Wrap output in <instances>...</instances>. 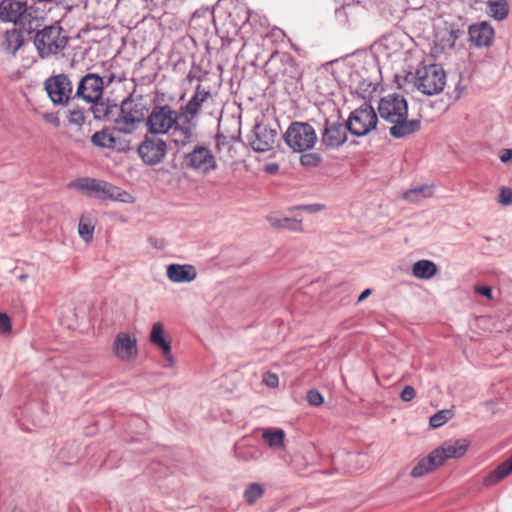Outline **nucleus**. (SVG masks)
Returning a JSON list of instances; mask_svg holds the SVG:
<instances>
[{
    "label": "nucleus",
    "instance_id": "nucleus-55",
    "mask_svg": "<svg viewBox=\"0 0 512 512\" xmlns=\"http://www.w3.org/2000/svg\"><path fill=\"white\" fill-rule=\"evenodd\" d=\"M268 172L270 173H274L278 170V165L277 164H270L267 166V169H266Z\"/></svg>",
    "mask_w": 512,
    "mask_h": 512
},
{
    "label": "nucleus",
    "instance_id": "nucleus-56",
    "mask_svg": "<svg viewBox=\"0 0 512 512\" xmlns=\"http://www.w3.org/2000/svg\"><path fill=\"white\" fill-rule=\"evenodd\" d=\"M202 13H203V15L207 16L208 19L213 18V12L208 9L203 10Z\"/></svg>",
    "mask_w": 512,
    "mask_h": 512
},
{
    "label": "nucleus",
    "instance_id": "nucleus-30",
    "mask_svg": "<svg viewBox=\"0 0 512 512\" xmlns=\"http://www.w3.org/2000/svg\"><path fill=\"white\" fill-rule=\"evenodd\" d=\"M486 12L493 19L502 21L509 13L508 3L506 0H488Z\"/></svg>",
    "mask_w": 512,
    "mask_h": 512
},
{
    "label": "nucleus",
    "instance_id": "nucleus-20",
    "mask_svg": "<svg viewBox=\"0 0 512 512\" xmlns=\"http://www.w3.org/2000/svg\"><path fill=\"white\" fill-rule=\"evenodd\" d=\"M113 349L115 355L123 361L135 359L137 356V340L128 333H119L115 338Z\"/></svg>",
    "mask_w": 512,
    "mask_h": 512
},
{
    "label": "nucleus",
    "instance_id": "nucleus-25",
    "mask_svg": "<svg viewBox=\"0 0 512 512\" xmlns=\"http://www.w3.org/2000/svg\"><path fill=\"white\" fill-rule=\"evenodd\" d=\"M24 44V38L20 30H7L3 35L2 49L13 56Z\"/></svg>",
    "mask_w": 512,
    "mask_h": 512
},
{
    "label": "nucleus",
    "instance_id": "nucleus-47",
    "mask_svg": "<svg viewBox=\"0 0 512 512\" xmlns=\"http://www.w3.org/2000/svg\"><path fill=\"white\" fill-rule=\"evenodd\" d=\"M296 209L303 210L309 213H317L325 209V205L315 203L297 206Z\"/></svg>",
    "mask_w": 512,
    "mask_h": 512
},
{
    "label": "nucleus",
    "instance_id": "nucleus-10",
    "mask_svg": "<svg viewBox=\"0 0 512 512\" xmlns=\"http://www.w3.org/2000/svg\"><path fill=\"white\" fill-rule=\"evenodd\" d=\"M69 187L76 188L81 191H87L89 196L97 197L100 199H111L123 201L122 192L118 187L103 180H96L92 178L80 179L72 181Z\"/></svg>",
    "mask_w": 512,
    "mask_h": 512
},
{
    "label": "nucleus",
    "instance_id": "nucleus-57",
    "mask_svg": "<svg viewBox=\"0 0 512 512\" xmlns=\"http://www.w3.org/2000/svg\"><path fill=\"white\" fill-rule=\"evenodd\" d=\"M18 279L21 281V282H25L27 279H28V275L27 274H21Z\"/></svg>",
    "mask_w": 512,
    "mask_h": 512
},
{
    "label": "nucleus",
    "instance_id": "nucleus-2",
    "mask_svg": "<svg viewBox=\"0 0 512 512\" xmlns=\"http://www.w3.org/2000/svg\"><path fill=\"white\" fill-rule=\"evenodd\" d=\"M264 72L271 84L293 86L302 78V70L289 53L274 52L264 65Z\"/></svg>",
    "mask_w": 512,
    "mask_h": 512
},
{
    "label": "nucleus",
    "instance_id": "nucleus-32",
    "mask_svg": "<svg viewBox=\"0 0 512 512\" xmlns=\"http://www.w3.org/2000/svg\"><path fill=\"white\" fill-rule=\"evenodd\" d=\"M16 24H19L21 28L31 34L37 33V31H40V26L42 25L41 19L37 16H34L33 13L29 10H27L21 18H19L18 22Z\"/></svg>",
    "mask_w": 512,
    "mask_h": 512
},
{
    "label": "nucleus",
    "instance_id": "nucleus-17",
    "mask_svg": "<svg viewBox=\"0 0 512 512\" xmlns=\"http://www.w3.org/2000/svg\"><path fill=\"white\" fill-rule=\"evenodd\" d=\"M469 442L466 439H456L445 441L441 446L434 449L438 463L443 465L448 459H457L462 457L468 450Z\"/></svg>",
    "mask_w": 512,
    "mask_h": 512
},
{
    "label": "nucleus",
    "instance_id": "nucleus-29",
    "mask_svg": "<svg viewBox=\"0 0 512 512\" xmlns=\"http://www.w3.org/2000/svg\"><path fill=\"white\" fill-rule=\"evenodd\" d=\"M437 271V265L431 260H419L412 267V273L418 279H430Z\"/></svg>",
    "mask_w": 512,
    "mask_h": 512
},
{
    "label": "nucleus",
    "instance_id": "nucleus-37",
    "mask_svg": "<svg viewBox=\"0 0 512 512\" xmlns=\"http://www.w3.org/2000/svg\"><path fill=\"white\" fill-rule=\"evenodd\" d=\"M264 494L263 487L258 483L250 484L244 491V499L248 504H254Z\"/></svg>",
    "mask_w": 512,
    "mask_h": 512
},
{
    "label": "nucleus",
    "instance_id": "nucleus-26",
    "mask_svg": "<svg viewBox=\"0 0 512 512\" xmlns=\"http://www.w3.org/2000/svg\"><path fill=\"white\" fill-rule=\"evenodd\" d=\"M440 466V463H438L437 458L434 456V452L432 451L429 455L418 461V463L411 470L410 475L413 478H420L434 471Z\"/></svg>",
    "mask_w": 512,
    "mask_h": 512
},
{
    "label": "nucleus",
    "instance_id": "nucleus-40",
    "mask_svg": "<svg viewBox=\"0 0 512 512\" xmlns=\"http://www.w3.org/2000/svg\"><path fill=\"white\" fill-rule=\"evenodd\" d=\"M208 75V72L203 70L200 65L193 63L188 74H187V81L189 83H192L193 81L202 82L206 79V76Z\"/></svg>",
    "mask_w": 512,
    "mask_h": 512
},
{
    "label": "nucleus",
    "instance_id": "nucleus-59",
    "mask_svg": "<svg viewBox=\"0 0 512 512\" xmlns=\"http://www.w3.org/2000/svg\"><path fill=\"white\" fill-rule=\"evenodd\" d=\"M12 512H22V511H21L20 509H18V508H14V509L12 510Z\"/></svg>",
    "mask_w": 512,
    "mask_h": 512
},
{
    "label": "nucleus",
    "instance_id": "nucleus-24",
    "mask_svg": "<svg viewBox=\"0 0 512 512\" xmlns=\"http://www.w3.org/2000/svg\"><path fill=\"white\" fill-rule=\"evenodd\" d=\"M91 111L96 120L113 121L118 111V105L111 103L109 100L103 101L98 100L96 102H90Z\"/></svg>",
    "mask_w": 512,
    "mask_h": 512
},
{
    "label": "nucleus",
    "instance_id": "nucleus-49",
    "mask_svg": "<svg viewBox=\"0 0 512 512\" xmlns=\"http://www.w3.org/2000/svg\"><path fill=\"white\" fill-rule=\"evenodd\" d=\"M500 160L507 163L512 160V149H502L500 152Z\"/></svg>",
    "mask_w": 512,
    "mask_h": 512
},
{
    "label": "nucleus",
    "instance_id": "nucleus-54",
    "mask_svg": "<svg viewBox=\"0 0 512 512\" xmlns=\"http://www.w3.org/2000/svg\"><path fill=\"white\" fill-rule=\"evenodd\" d=\"M372 293L371 289L364 290L358 297V302H362Z\"/></svg>",
    "mask_w": 512,
    "mask_h": 512
},
{
    "label": "nucleus",
    "instance_id": "nucleus-27",
    "mask_svg": "<svg viewBox=\"0 0 512 512\" xmlns=\"http://www.w3.org/2000/svg\"><path fill=\"white\" fill-rule=\"evenodd\" d=\"M512 473V455L492 470L485 478L484 484L492 486Z\"/></svg>",
    "mask_w": 512,
    "mask_h": 512
},
{
    "label": "nucleus",
    "instance_id": "nucleus-36",
    "mask_svg": "<svg viewBox=\"0 0 512 512\" xmlns=\"http://www.w3.org/2000/svg\"><path fill=\"white\" fill-rule=\"evenodd\" d=\"M433 193V187L431 186H419L413 189H410L406 191L403 194L404 199L411 201V202H417L420 201L423 198L431 197Z\"/></svg>",
    "mask_w": 512,
    "mask_h": 512
},
{
    "label": "nucleus",
    "instance_id": "nucleus-9",
    "mask_svg": "<svg viewBox=\"0 0 512 512\" xmlns=\"http://www.w3.org/2000/svg\"><path fill=\"white\" fill-rule=\"evenodd\" d=\"M179 112L170 105H156L146 119L147 131L151 134H166L177 123Z\"/></svg>",
    "mask_w": 512,
    "mask_h": 512
},
{
    "label": "nucleus",
    "instance_id": "nucleus-58",
    "mask_svg": "<svg viewBox=\"0 0 512 512\" xmlns=\"http://www.w3.org/2000/svg\"><path fill=\"white\" fill-rule=\"evenodd\" d=\"M197 17H200V13H199V11H196V12H194V14H193V19H195V18H197Z\"/></svg>",
    "mask_w": 512,
    "mask_h": 512
},
{
    "label": "nucleus",
    "instance_id": "nucleus-13",
    "mask_svg": "<svg viewBox=\"0 0 512 512\" xmlns=\"http://www.w3.org/2000/svg\"><path fill=\"white\" fill-rule=\"evenodd\" d=\"M104 93V82L97 73H87L79 81L74 98L86 103L101 100Z\"/></svg>",
    "mask_w": 512,
    "mask_h": 512
},
{
    "label": "nucleus",
    "instance_id": "nucleus-45",
    "mask_svg": "<svg viewBox=\"0 0 512 512\" xmlns=\"http://www.w3.org/2000/svg\"><path fill=\"white\" fill-rule=\"evenodd\" d=\"M11 331L10 317L5 313H0V333H8Z\"/></svg>",
    "mask_w": 512,
    "mask_h": 512
},
{
    "label": "nucleus",
    "instance_id": "nucleus-6",
    "mask_svg": "<svg viewBox=\"0 0 512 512\" xmlns=\"http://www.w3.org/2000/svg\"><path fill=\"white\" fill-rule=\"evenodd\" d=\"M284 140L293 151L303 152L314 147L317 135L310 124L293 122L286 130Z\"/></svg>",
    "mask_w": 512,
    "mask_h": 512
},
{
    "label": "nucleus",
    "instance_id": "nucleus-11",
    "mask_svg": "<svg viewBox=\"0 0 512 512\" xmlns=\"http://www.w3.org/2000/svg\"><path fill=\"white\" fill-rule=\"evenodd\" d=\"M44 88L54 105H65L73 93V85L66 74H58L49 77L44 82Z\"/></svg>",
    "mask_w": 512,
    "mask_h": 512
},
{
    "label": "nucleus",
    "instance_id": "nucleus-38",
    "mask_svg": "<svg viewBox=\"0 0 512 512\" xmlns=\"http://www.w3.org/2000/svg\"><path fill=\"white\" fill-rule=\"evenodd\" d=\"M453 417V411L444 409L436 412L430 417L429 424L433 428H439Z\"/></svg>",
    "mask_w": 512,
    "mask_h": 512
},
{
    "label": "nucleus",
    "instance_id": "nucleus-31",
    "mask_svg": "<svg viewBox=\"0 0 512 512\" xmlns=\"http://www.w3.org/2000/svg\"><path fill=\"white\" fill-rule=\"evenodd\" d=\"M270 224L275 229H284L293 232H302V221L294 218H269Z\"/></svg>",
    "mask_w": 512,
    "mask_h": 512
},
{
    "label": "nucleus",
    "instance_id": "nucleus-3",
    "mask_svg": "<svg viewBox=\"0 0 512 512\" xmlns=\"http://www.w3.org/2000/svg\"><path fill=\"white\" fill-rule=\"evenodd\" d=\"M147 113L148 108L143 97L130 95L118 107L116 117L113 119L115 129L123 134H131L145 120Z\"/></svg>",
    "mask_w": 512,
    "mask_h": 512
},
{
    "label": "nucleus",
    "instance_id": "nucleus-34",
    "mask_svg": "<svg viewBox=\"0 0 512 512\" xmlns=\"http://www.w3.org/2000/svg\"><path fill=\"white\" fill-rule=\"evenodd\" d=\"M93 145L101 148H115L116 139L106 130L95 132L91 137Z\"/></svg>",
    "mask_w": 512,
    "mask_h": 512
},
{
    "label": "nucleus",
    "instance_id": "nucleus-15",
    "mask_svg": "<svg viewBox=\"0 0 512 512\" xmlns=\"http://www.w3.org/2000/svg\"><path fill=\"white\" fill-rule=\"evenodd\" d=\"M210 100H212L210 89L198 84L190 100L180 107L179 112H181L182 118H185L186 121L195 120L200 114L202 107Z\"/></svg>",
    "mask_w": 512,
    "mask_h": 512
},
{
    "label": "nucleus",
    "instance_id": "nucleus-14",
    "mask_svg": "<svg viewBox=\"0 0 512 512\" xmlns=\"http://www.w3.org/2000/svg\"><path fill=\"white\" fill-rule=\"evenodd\" d=\"M167 153L166 142L157 137L146 136L138 147V154L146 165L160 163Z\"/></svg>",
    "mask_w": 512,
    "mask_h": 512
},
{
    "label": "nucleus",
    "instance_id": "nucleus-16",
    "mask_svg": "<svg viewBox=\"0 0 512 512\" xmlns=\"http://www.w3.org/2000/svg\"><path fill=\"white\" fill-rule=\"evenodd\" d=\"M347 124L325 120L321 142L327 148H338L347 140Z\"/></svg>",
    "mask_w": 512,
    "mask_h": 512
},
{
    "label": "nucleus",
    "instance_id": "nucleus-18",
    "mask_svg": "<svg viewBox=\"0 0 512 512\" xmlns=\"http://www.w3.org/2000/svg\"><path fill=\"white\" fill-rule=\"evenodd\" d=\"M196 127V121H186L182 118L181 112H179V118L177 123L172 127V141L177 147H184L193 142L195 135L194 129Z\"/></svg>",
    "mask_w": 512,
    "mask_h": 512
},
{
    "label": "nucleus",
    "instance_id": "nucleus-12",
    "mask_svg": "<svg viewBox=\"0 0 512 512\" xmlns=\"http://www.w3.org/2000/svg\"><path fill=\"white\" fill-rule=\"evenodd\" d=\"M184 165L203 174H208L217 167L214 154L204 145H196L191 152L185 154Z\"/></svg>",
    "mask_w": 512,
    "mask_h": 512
},
{
    "label": "nucleus",
    "instance_id": "nucleus-42",
    "mask_svg": "<svg viewBox=\"0 0 512 512\" xmlns=\"http://www.w3.org/2000/svg\"><path fill=\"white\" fill-rule=\"evenodd\" d=\"M306 399L311 406H320L324 402L323 395L317 389L308 390Z\"/></svg>",
    "mask_w": 512,
    "mask_h": 512
},
{
    "label": "nucleus",
    "instance_id": "nucleus-46",
    "mask_svg": "<svg viewBox=\"0 0 512 512\" xmlns=\"http://www.w3.org/2000/svg\"><path fill=\"white\" fill-rule=\"evenodd\" d=\"M415 395H416L415 389L412 386L407 385L402 390V392L400 394V398L404 402H410L411 400H413L415 398Z\"/></svg>",
    "mask_w": 512,
    "mask_h": 512
},
{
    "label": "nucleus",
    "instance_id": "nucleus-44",
    "mask_svg": "<svg viewBox=\"0 0 512 512\" xmlns=\"http://www.w3.org/2000/svg\"><path fill=\"white\" fill-rule=\"evenodd\" d=\"M262 382L270 388H276L279 385V378L275 373L266 372L263 375Z\"/></svg>",
    "mask_w": 512,
    "mask_h": 512
},
{
    "label": "nucleus",
    "instance_id": "nucleus-51",
    "mask_svg": "<svg viewBox=\"0 0 512 512\" xmlns=\"http://www.w3.org/2000/svg\"><path fill=\"white\" fill-rule=\"evenodd\" d=\"M476 292H478L479 294L487 297V298H491L492 297V289L488 286H479V287H476Z\"/></svg>",
    "mask_w": 512,
    "mask_h": 512
},
{
    "label": "nucleus",
    "instance_id": "nucleus-4",
    "mask_svg": "<svg viewBox=\"0 0 512 512\" xmlns=\"http://www.w3.org/2000/svg\"><path fill=\"white\" fill-rule=\"evenodd\" d=\"M68 42L60 26H45L34 35V45L41 58H48L63 50Z\"/></svg>",
    "mask_w": 512,
    "mask_h": 512
},
{
    "label": "nucleus",
    "instance_id": "nucleus-22",
    "mask_svg": "<svg viewBox=\"0 0 512 512\" xmlns=\"http://www.w3.org/2000/svg\"><path fill=\"white\" fill-rule=\"evenodd\" d=\"M167 277L174 283H188L196 279L197 272L193 265L170 264L167 267Z\"/></svg>",
    "mask_w": 512,
    "mask_h": 512
},
{
    "label": "nucleus",
    "instance_id": "nucleus-23",
    "mask_svg": "<svg viewBox=\"0 0 512 512\" xmlns=\"http://www.w3.org/2000/svg\"><path fill=\"white\" fill-rule=\"evenodd\" d=\"M150 342L162 351L165 359L170 364H173L174 360L171 352V343L164 337V328L162 323L156 322L153 324L150 333Z\"/></svg>",
    "mask_w": 512,
    "mask_h": 512
},
{
    "label": "nucleus",
    "instance_id": "nucleus-7",
    "mask_svg": "<svg viewBox=\"0 0 512 512\" xmlns=\"http://www.w3.org/2000/svg\"><path fill=\"white\" fill-rule=\"evenodd\" d=\"M346 123L351 134L361 137L376 128L378 116L371 105L364 103L350 113Z\"/></svg>",
    "mask_w": 512,
    "mask_h": 512
},
{
    "label": "nucleus",
    "instance_id": "nucleus-41",
    "mask_svg": "<svg viewBox=\"0 0 512 512\" xmlns=\"http://www.w3.org/2000/svg\"><path fill=\"white\" fill-rule=\"evenodd\" d=\"M322 161V157L319 153H305L300 157V163L304 167H316Z\"/></svg>",
    "mask_w": 512,
    "mask_h": 512
},
{
    "label": "nucleus",
    "instance_id": "nucleus-5",
    "mask_svg": "<svg viewBox=\"0 0 512 512\" xmlns=\"http://www.w3.org/2000/svg\"><path fill=\"white\" fill-rule=\"evenodd\" d=\"M414 84L423 94L435 95L444 89L446 75L437 64L424 65L416 70Z\"/></svg>",
    "mask_w": 512,
    "mask_h": 512
},
{
    "label": "nucleus",
    "instance_id": "nucleus-33",
    "mask_svg": "<svg viewBox=\"0 0 512 512\" xmlns=\"http://www.w3.org/2000/svg\"><path fill=\"white\" fill-rule=\"evenodd\" d=\"M285 433L282 429H268L263 432L262 438L272 449H280L284 447Z\"/></svg>",
    "mask_w": 512,
    "mask_h": 512
},
{
    "label": "nucleus",
    "instance_id": "nucleus-48",
    "mask_svg": "<svg viewBox=\"0 0 512 512\" xmlns=\"http://www.w3.org/2000/svg\"><path fill=\"white\" fill-rule=\"evenodd\" d=\"M215 140H216V147L218 150H221L224 147L230 148V139H229V137L225 136L224 134L217 133Z\"/></svg>",
    "mask_w": 512,
    "mask_h": 512
},
{
    "label": "nucleus",
    "instance_id": "nucleus-50",
    "mask_svg": "<svg viewBox=\"0 0 512 512\" xmlns=\"http://www.w3.org/2000/svg\"><path fill=\"white\" fill-rule=\"evenodd\" d=\"M461 31L459 29H451L449 31L448 41L450 42V46H454L455 41L460 37Z\"/></svg>",
    "mask_w": 512,
    "mask_h": 512
},
{
    "label": "nucleus",
    "instance_id": "nucleus-52",
    "mask_svg": "<svg viewBox=\"0 0 512 512\" xmlns=\"http://www.w3.org/2000/svg\"><path fill=\"white\" fill-rule=\"evenodd\" d=\"M44 119H45L47 122H49V123L53 124L55 127H58V126H59V124H60L59 118H58L56 115L52 114V113H50V114H45V115H44Z\"/></svg>",
    "mask_w": 512,
    "mask_h": 512
},
{
    "label": "nucleus",
    "instance_id": "nucleus-1",
    "mask_svg": "<svg viewBox=\"0 0 512 512\" xmlns=\"http://www.w3.org/2000/svg\"><path fill=\"white\" fill-rule=\"evenodd\" d=\"M379 116L390 123L389 134L401 139L415 134L421 129L420 119H408V102L399 94H388L378 103Z\"/></svg>",
    "mask_w": 512,
    "mask_h": 512
},
{
    "label": "nucleus",
    "instance_id": "nucleus-43",
    "mask_svg": "<svg viewBox=\"0 0 512 512\" xmlns=\"http://www.w3.org/2000/svg\"><path fill=\"white\" fill-rule=\"evenodd\" d=\"M498 202L504 206L512 204V189L508 187H502L500 189Z\"/></svg>",
    "mask_w": 512,
    "mask_h": 512
},
{
    "label": "nucleus",
    "instance_id": "nucleus-28",
    "mask_svg": "<svg viewBox=\"0 0 512 512\" xmlns=\"http://www.w3.org/2000/svg\"><path fill=\"white\" fill-rule=\"evenodd\" d=\"M345 463V472L354 473L361 470L367 463L368 458L365 454L346 452L340 455Z\"/></svg>",
    "mask_w": 512,
    "mask_h": 512
},
{
    "label": "nucleus",
    "instance_id": "nucleus-35",
    "mask_svg": "<svg viewBox=\"0 0 512 512\" xmlns=\"http://www.w3.org/2000/svg\"><path fill=\"white\" fill-rule=\"evenodd\" d=\"M78 233L85 242H90L93 239L94 223L90 216L82 215L78 224Z\"/></svg>",
    "mask_w": 512,
    "mask_h": 512
},
{
    "label": "nucleus",
    "instance_id": "nucleus-19",
    "mask_svg": "<svg viewBox=\"0 0 512 512\" xmlns=\"http://www.w3.org/2000/svg\"><path fill=\"white\" fill-rule=\"evenodd\" d=\"M469 40L476 47H489L494 38V29L487 21H482L469 26Z\"/></svg>",
    "mask_w": 512,
    "mask_h": 512
},
{
    "label": "nucleus",
    "instance_id": "nucleus-21",
    "mask_svg": "<svg viewBox=\"0 0 512 512\" xmlns=\"http://www.w3.org/2000/svg\"><path fill=\"white\" fill-rule=\"evenodd\" d=\"M27 10L26 1L2 0L0 2V20L16 24Z\"/></svg>",
    "mask_w": 512,
    "mask_h": 512
},
{
    "label": "nucleus",
    "instance_id": "nucleus-39",
    "mask_svg": "<svg viewBox=\"0 0 512 512\" xmlns=\"http://www.w3.org/2000/svg\"><path fill=\"white\" fill-rule=\"evenodd\" d=\"M68 122L76 126H83L86 121L84 108L75 107L68 111Z\"/></svg>",
    "mask_w": 512,
    "mask_h": 512
},
{
    "label": "nucleus",
    "instance_id": "nucleus-8",
    "mask_svg": "<svg viewBox=\"0 0 512 512\" xmlns=\"http://www.w3.org/2000/svg\"><path fill=\"white\" fill-rule=\"evenodd\" d=\"M279 125L276 121L263 118L254 128L249 143L254 151L266 152L271 150L278 138Z\"/></svg>",
    "mask_w": 512,
    "mask_h": 512
},
{
    "label": "nucleus",
    "instance_id": "nucleus-53",
    "mask_svg": "<svg viewBox=\"0 0 512 512\" xmlns=\"http://www.w3.org/2000/svg\"><path fill=\"white\" fill-rule=\"evenodd\" d=\"M115 79H116V76L113 73L103 76L102 80L104 82V88L111 85L115 81Z\"/></svg>",
    "mask_w": 512,
    "mask_h": 512
}]
</instances>
